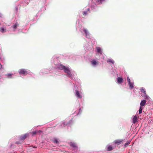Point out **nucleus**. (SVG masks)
Wrapping results in <instances>:
<instances>
[{"instance_id": "f257e3e1", "label": "nucleus", "mask_w": 153, "mask_h": 153, "mask_svg": "<svg viewBox=\"0 0 153 153\" xmlns=\"http://www.w3.org/2000/svg\"><path fill=\"white\" fill-rule=\"evenodd\" d=\"M65 72L66 73L69 77H71L72 74L71 73V71L69 69L68 67H65L64 70Z\"/></svg>"}, {"instance_id": "f03ea898", "label": "nucleus", "mask_w": 153, "mask_h": 153, "mask_svg": "<svg viewBox=\"0 0 153 153\" xmlns=\"http://www.w3.org/2000/svg\"><path fill=\"white\" fill-rule=\"evenodd\" d=\"M19 73L20 74H22L24 75H26L28 74V72L24 69H20L18 71Z\"/></svg>"}, {"instance_id": "7ed1b4c3", "label": "nucleus", "mask_w": 153, "mask_h": 153, "mask_svg": "<svg viewBox=\"0 0 153 153\" xmlns=\"http://www.w3.org/2000/svg\"><path fill=\"white\" fill-rule=\"evenodd\" d=\"M29 135L28 134H26L23 135L21 136L20 137V139L21 140H24L27 138L28 137Z\"/></svg>"}, {"instance_id": "20e7f679", "label": "nucleus", "mask_w": 153, "mask_h": 153, "mask_svg": "<svg viewBox=\"0 0 153 153\" xmlns=\"http://www.w3.org/2000/svg\"><path fill=\"white\" fill-rule=\"evenodd\" d=\"M83 31L85 33L86 37L87 38H89L90 37V36L88 30L85 28L83 29Z\"/></svg>"}, {"instance_id": "39448f33", "label": "nucleus", "mask_w": 153, "mask_h": 153, "mask_svg": "<svg viewBox=\"0 0 153 153\" xmlns=\"http://www.w3.org/2000/svg\"><path fill=\"white\" fill-rule=\"evenodd\" d=\"M132 122L133 123L135 124L138 121V119L137 117L135 115L133 118L132 119Z\"/></svg>"}, {"instance_id": "423d86ee", "label": "nucleus", "mask_w": 153, "mask_h": 153, "mask_svg": "<svg viewBox=\"0 0 153 153\" xmlns=\"http://www.w3.org/2000/svg\"><path fill=\"white\" fill-rule=\"evenodd\" d=\"M90 13V9L89 8H88L86 9L83 12V16H85L87 15Z\"/></svg>"}, {"instance_id": "0eeeda50", "label": "nucleus", "mask_w": 153, "mask_h": 153, "mask_svg": "<svg viewBox=\"0 0 153 153\" xmlns=\"http://www.w3.org/2000/svg\"><path fill=\"white\" fill-rule=\"evenodd\" d=\"M70 146L74 148L75 149L77 150V147L76 145V144L75 143H71L70 144Z\"/></svg>"}, {"instance_id": "6e6552de", "label": "nucleus", "mask_w": 153, "mask_h": 153, "mask_svg": "<svg viewBox=\"0 0 153 153\" xmlns=\"http://www.w3.org/2000/svg\"><path fill=\"white\" fill-rule=\"evenodd\" d=\"M117 82L120 84L122 83L123 82V79L122 78L119 77L117 78Z\"/></svg>"}, {"instance_id": "1a4fd4ad", "label": "nucleus", "mask_w": 153, "mask_h": 153, "mask_svg": "<svg viewBox=\"0 0 153 153\" xmlns=\"http://www.w3.org/2000/svg\"><path fill=\"white\" fill-rule=\"evenodd\" d=\"M123 140L122 139L116 140H114V143L115 144H119L120 143L123 141Z\"/></svg>"}, {"instance_id": "9d476101", "label": "nucleus", "mask_w": 153, "mask_h": 153, "mask_svg": "<svg viewBox=\"0 0 153 153\" xmlns=\"http://www.w3.org/2000/svg\"><path fill=\"white\" fill-rule=\"evenodd\" d=\"M146 103V101L145 100H143L141 101L140 103V106L143 107L145 105Z\"/></svg>"}, {"instance_id": "9b49d317", "label": "nucleus", "mask_w": 153, "mask_h": 153, "mask_svg": "<svg viewBox=\"0 0 153 153\" xmlns=\"http://www.w3.org/2000/svg\"><path fill=\"white\" fill-rule=\"evenodd\" d=\"M40 132H42V131H40V130H39V131H34L32 132L31 134H32L33 136L37 134H39V133Z\"/></svg>"}, {"instance_id": "f8f14e48", "label": "nucleus", "mask_w": 153, "mask_h": 153, "mask_svg": "<svg viewBox=\"0 0 153 153\" xmlns=\"http://www.w3.org/2000/svg\"><path fill=\"white\" fill-rule=\"evenodd\" d=\"M53 142L54 143L58 144L59 143V140L56 138H54L52 140Z\"/></svg>"}, {"instance_id": "ddd939ff", "label": "nucleus", "mask_w": 153, "mask_h": 153, "mask_svg": "<svg viewBox=\"0 0 153 153\" xmlns=\"http://www.w3.org/2000/svg\"><path fill=\"white\" fill-rule=\"evenodd\" d=\"M76 91V95L79 98H82V96L80 95V94L79 92L78 91Z\"/></svg>"}, {"instance_id": "4468645a", "label": "nucleus", "mask_w": 153, "mask_h": 153, "mask_svg": "<svg viewBox=\"0 0 153 153\" xmlns=\"http://www.w3.org/2000/svg\"><path fill=\"white\" fill-rule=\"evenodd\" d=\"M97 51L101 54H102V52L101 49L100 47H97L96 48Z\"/></svg>"}, {"instance_id": "2eb2a0df", "label": "nucleus", "mask_w": 153, "mask_h": 153, "mask_svg": "<svg viewBox=\"0 0 153 153\" xmlns=\"http://www.w3.org/2000/svg\"><path fill=\"white\" fill-rule=\"evenodd\" d=\"M65 66L63 65L62 64H61L59 65V68L61 70H64V68H65Z\"/></svg>"}, {"instance_id": "dca6fc26", "label": "nucleus", "mask_w": 153, "mask_h": 153, "mask_svg": "<svg viewBox=\"0 0 153 153\" xmlns=\"http://www.w3.org/2000/svg\"><path fill=\"white\" fill-rule=\"evenodd\" d=\"M113 149V148L111 146H109L107 148V150L108 151H111Z\"/></svg>"}, {"instance_id": "f3484780", "label": "nucleus", "mask_w": 153, "mask_h": 153, "mask_svg": "<svg viewBox=\"0 0 153 153\" xmlns=\"http://www.w3.org/2000/svg\"><path fill=\"white\" fill-rule=\"evenodd\" d=\"M13 75V74L8 73L5 74V76L8 78H11Z\"/></svg>"}, {"instance_id": "a211bd4d", "label": "nucleus", "mask_w": 153, "mask_h": 153, "mask_svg": "<svg viewBox=\"0 0 153 153\" xmlns=\"http://www.w3.org/2000/svg\"><path fill=\"white\" fill-rule=\"evenodd\" d=\"M105 0H97L96 2L98 4H101L102 2L105 1Z\"/></svg>"}, {"instance_id": "6ab92c4d", "label": "nucleus", "mask_w": 153, "mask_h": 153, "mask_svg": "<svg viewBox=\"0 0 153 153\" xmlns=\"http://www.w3.org/2000/svg\"><path fill=\"white\" fill-rule=\"evenodd\" d=\"M6 28H4L3 27H1L0 28V31L2 33H5L6 32Z\"/></svg>"}, {"instance_id": "aec40b11", "label": "nucleus", "mask_w": 153, "mask_h": 153, "mask_svg": "<svg viewBox=\"0 0 153 153\" xmlns=\"http://www.w3.org/2000/svg\"><path fill=\"white\" fill-rule=\"evenodd\" d=\"M91 63L94 65H96L98 64V62L95 60H93L91 62Z\"/></svg>"}, {"instance_id": "412c9836", "label": "nucleus", "mask_w": 153, "mask_h": 153, "mask_svg": "<svg viewBox=\"0 0 153 153\" xmlns=\"http://www.w3.org/2000/svg\"><path fill=\"white\" fill-rule=\"evenodd\" d=\"M107 62L108 63L110 62L112 64H114V62L113 60L110 59H108L107 60Z\"/></svg>"}, {"instance_id": "4be33fe9", "label": "nucleus", "mask_w": 153, "mask_h": 153, "mask_svg": "<svg viewBox=\"0 0 153 153\" xmlns=\"http://www.w3.org/2000/svg\"><path fill=\"white\" fill-rule=\"evenodd\" d=\"M140 90L141 91L142 93H143L144 94H146V91L145 90V89L143 88H141Z\"/></svg>"}, {"instance_id": "5701e85b", "label": "nucleus", "mask_w": 153, "mask_h": 153, "mask_svg": "<svg viewBox=\"0 0 153 153\" xmlns=\"http://www.w3.org/2000/svg\"><path fill=\"white\" fill-rule=\"evenodd\" d=\"M128 84L129 85L130 88L131 89H132L134 88V84L133 83L130 82V83H128Z\"/></svg>"}, {"instance_id": "b1692460", "label": "nucleus", "mask_w": 153, "mask_h": 153, "mask_svg": "<svg viewBox=\"0 0 153 153\" xmlns=\"http://www.w3.org/2000/svg\"><path fill=\"white\" fill-rule=\"evenodd\" d=\"M142 108L141 106H140L139 110V114H140L142 113Z\"/></svg>"}, {"instance_id": "393cba45", "label": "nucleus", "mask_w": 153, "mask_h": 153, "mask_svg": "<svg viewBox=\"0 0 153 153\" xmlns=\"http://www.w3.org/2000/svg\"><path fill=\"white\" fill-rule=\"evenodd\" d=\"M18 26L19 24L17 23H16L13 26V28L15 29Z\"/></svg>"}, {"instance_id": "a878e982", "label": "nucleus", "mask_w": 153, "mask_h": 153, "mask_svg": "<svg viewBox=\"0 0 153 153\" xmlns=\"http://www.w3.org/2000/svg\"><path fill=\"white\" fill-rule=\"evenodd\" d=\"M144 97L145 99H148L149 98V96L146 94H144Z\"/></svg>"}, {"instance_id": "bb28decb", "label": "nucleus", "mask_w": 153, "mask_h": 153, "mask_svg": "<svg viewBox=\"0 0 153 153\" xmlns=\"http://www.w3.org/2000/svg\"><path fill=\"white\" fill-rule=\"evenodd\" d=\"M130 143V141H128L125 144V145H124V146H125V147H126Z\"/></svg>"}, {"instance_id": "cd10ccee", "label": "nucleus", "mask_w": 153, "mask_h": 153, "mask_svg": "<svg viewBox=\"0 0 153 153\" xmlns=\"http://www.w3.org/2000/svg\"><path fill=\"white\" fill-rule=\"evenodd\" d=\"M127 80L128 81V83H130L131 82H130V80L129 79V78L128 77H127Z\"/></svg>"}, {"instance_id": "c85d7f7f", "label": "nucleus", "mask_w": 153, "mask_h": 153, "mask_svg": "<svg viewBox=\"0 0 153 153\" xmlns=\"http://www.w3.org/2000/svg\"><path fill=\"white\" fill-rule=\"evenodd\" d=\"M3 16V15L1 13H0V17H2Z\"/></svg>"}, {"instance_id": "c756f323", "label": "nucleus", "mask_w": 153, "mask_h": 153, "mask_svg": "<svg viewBox=\"0 0 153 153\" xmlns=\"http://www.w3.org/2000/svg\"><path fill=\"white\" fill-rule=\"evenodd\" d=\"M2 68V65H1V64H0V69H1Z\"/></svg>"}, {"instance_id": "7c9ffc66", "label": "nucleus", "mask_w": 153, "mask_h": 153, "mask_svg": "<svg viewBox=\"0 0 153 153\" xmlns=\"http://www.w3.org/2000/svg\"><path fill=\"white\" fill-rule=\"evenodd\" d=\"M16 143L17 144H19L20 143L18 142H16Z\"/></svg>"}]
</instances>
